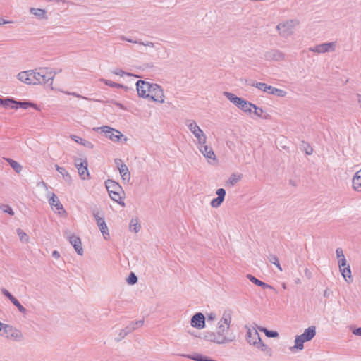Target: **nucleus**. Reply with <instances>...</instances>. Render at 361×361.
<instances>
[{
    "label": "nucleus",
    "instance_id": "30",
    "mask_svg": "<svg viewBox=\"0 0 361 361\" xmlns=\"http://www.w3.org/2000/svg\"><path fill=\"white\" fill-rule=\"evenodd\" d=\"M30 12L39 19H47V11L44 9L30 8Z\"/></svg>",
    "mask_w": 361,
    "mask_h": 361
},
{
    "label": "nucleus",
    "instance_id": "49",
    "mask_svg": "<svg viewBox=\"0 0 361 361\" xmlns=\"http://www.w3.org/2000/svg\"><path fill=\"white\" fill-rule=\"evenodd\" d=\"M252 109H254V114L257 116L261 117V118H265L264 116H263L264 111L262 108L257 107L256 105H255V107H252Z\"/></svg>",
    "mask_w": 361,
    "mask_h": 361
},
{
    "label": "nucleus",
    "instance_id": "33",
    "mask_svg": "<svg viewBox=\"0 0 361 361\" xmlns=\"http://www.w3.org/2000/svg\"><path fill=\"white\" fill-rule=\"evenodd\" d=\"M241 179V175L233 173L226 183V185L228 187L234 186Z\"/></svg>",
    "mask_w": 361,
    "mask_h": 361
},
{
    "label": "nucleus",
    "instance_id": "62",
    "mask_svg": "<svg viewBox=\"0 0 361 361\" xmlns=\"http://www.w3.org/2000/svg\"><path fill=\"white\" fill-rule=\"evenodd\" d=\"M66 94H70V95H73V96H75V97H78V98L86 99L85 97H82L81 95L77 94L76 92H66Z\"/></svg>",
    "mask_w": 361,
    "mask_h": 361
},
{
    "label": "nucleus",
    "instance_id": "11",
    "mask_svg": "<svg viewBox=\"0 0 361 361\" xmlns=\"http://www.w3.org/2000/svg\"><path fill=\"white\" fill-rule=\"evenodd\" d=\"M336 42H326L318 44L313 47H310L309 51L317 54H323L326 52H331L335 50Z\"/></svg>",
    "mask_w": 361,
    "mask_h": 361
},
{
    "label": "nucleus",
    "instance_id": "50",
    "mask_svg": "<svg viewBox=\"0 0 361 361\" xmlns=\"http://www.w3.org/2000/svg\"><path fill=\"white\" fill-rule=\"evenodd\" d=\"M1 293L5 297L8 298L10 300V301H11L15 298L10 293L8 290H7L5 288L1 289Z\"/></svg>",
    "mask_w": 361,
    "mask_h": 361
},
{
    "label": "nucleus",
    "instance_id": "14",
    "mask_svg": "<svg viewBox=\"0 0 361 361\" xmlns=\"http://www.w3.org/2000/svg\"><path fill=\"white\" fill-rule=\"evenodd\" d=\"M246 340L247 343L253 346H256L261 341L259 333L255 329L247 327Z\"/></svg>",
    "mask_w": 361,
    "mask_h": 361
},
{
    "label": "nucleus",
    "instance_id": "57",
    "mask_svg": "<svg viewBox=\"0 0 361 361\" xmlns=\"http://www.w3.org/2000/svg\"><path fill=\"white\" fill-rule=\"evenodd\" d=\"M92 214H93V216L94 217L95 221H96L97 223V219H104V217L102 216H100L99 215V212L97 209H93Z\"/></svg>",
    "mask_w": 361,
    "mask_h": 361
},
{
    "label": "nucleus",
    "instance_id": "56",
    "mask_svg": "<svg viewBox=\"0 0 361 361\" xmlns=\"http://www.w3.org/2000/svg\"><path fill=\"white\" fill-rule=\"evenodd\" d=\"M188 357L193 360H195V361H202V358L204 357L203 355H200V354L193 355V356H188Z\"/></svg>",
    "mask_w": 361,
    "mask_h": 361
},
{
    "label": "nucleus",
    "instance_id": "55",
    "mask_svg": "<svg viewBox=\"0 0 361 361\" xmlns=\"http://www.w3.org/2000/svg\"><path fill=\"white\" fill-rule=\"evenodd\" d=\"M216 314L214 312H211V313L208 314L207 316V320L208 322L214 321L216 319Z\"/></svg>",
    "mask_w": 361,
    "mask_h": 361
},
{
    "label": "nucleus",
    "instance_id": "2",
    "mask_svg": "<svg viewBox=\"0 0 361 361\" xmlns=\"http://www.w3.org/2000/svg\"><path fill=\"white\" fill-rule=\"evenodd\" d=\"M56 72L49 68H40L38 71H32L33 85L48 84L52 85Z\"/></svg>",
    "mask_w": 361,
    "mask_h": 361
},
{
    "label": "nucleus",
    "instance_id": "41",
    "mask_svg": "<svg viewBox=\"0 0 361 361\" xmlns=\"http://www.w3.org/2000/svg\"><path fill=\"white\" fill-rule=\"evenodd\" d=\"M16 100L12 98H6L3 101L2 106L4 108L11 107L12 109H17V106H11V104H15Z\"/></svg>",
    "mask_w": 361,
    "mask_h": 361
},
{
    "label": "nucleus",
    "instance_id": "46",
    "mask_svg": "<svg viewBox=\"0 0 361 361\" xmlns=\"http://www.w3.org/2000/svg\"><path fill=\"white\" fill-rule=\"evenodd\" d=\"M252 85L256 87L257 88L264 92H268V88L269 87V85L264 82H256L255 84H252Z\"/></svg>",
    "mask_w": 361,
    "mask_h": 361
},
{
    "label": "nucleus",
    "instance_id": "3",
    "mask_svg": "<svg viewBox=\"0 0 361 361\" xmlns=\"http://www.w3.org/2000/svg\"><path fill=\"white\" fill-rule=\"evenodd\" d=\"M223 94L231 102L237 106L244 112L249 114L252 112V107H255V104L237 97L233 93L224 92Z\"/></svg>",
    "mask_w": 361,
    "mask_h": 361
},
{
    "label": "nucleus",
    "instance_id": "5",
    "mask_svg": "<svg viewBox=\"0 0 361 361\" xmlns=\"http://www.w3.org/2000/svg\"><path fill=\"white\" fill-rule=\"evenodd\" d=\"M1 333L3 334V336L6 337V338L13 341L20 342L24 339L23 333L19 329H17L9 324H6L4 326Z\"/></svg>",
    "mask_w": 361,
    "mask_h": 361
},
{
    "label": "nucleus",
    "instance_id": "45",
    "mask_svg": "<svg viewBox=\"0 0 361 361\" xmlns=\"http://www.w3.org/2000/svg\"><path fill=\"white\" fill-rule=\"evenodd\" d=\"M0 209L3 212L7 213V214H8L11 216H13L14 214H15L13 210V209L10 206H8L7 204H1L0 205Z\"/></svg>",
    "mask_w": 361,
    "mask_h": 361
},
{
    "label": "nucleus",
    "instance_id": "39",
    "mask_svg": "<svg viewBox=\"0 0 361 361\" xmlns=\"http://www.w3.org/2000/svg\"><path fill=\"white\" fill-rule=\"evenodd\" d=\"M257 348L261 350L262 351L266 353L268 355L271 356V350L270 348H269L266 344L262 342V341H259V343H258L256 346Z\"/></svg>",
    "mask_w": 361,
    "mask_h": 361
},
{
    "label": "nucleus",
    "instance_id": "21",
    "mask_svg": "<svg viewBox=\"0 0 361 361\" xmlns=\"http://www.w3.org/2000/svg\"><path fill=\"white\" fill-rule=\"evenodd\" d=\"M315 334L316 328L315 326H312L306 329L301 335H299V336L306 342L312 340L314 337Z\"/></svg>",
    "mask_w": 361,
    "mask_h": 361
},
{
    "label": "nucleus",
    "instance_id": "43",
    "mask_svg": "<svg viewBox=\"0 0 361 361\" xmlns=\"http://www.w3.org/2000/svg\"><path fill=\"white\" fill-rule=\"evenodd\" d=\"M259 330L261 331H263L265 334V335L269 338H275L279 336V334L277 331H269V330L267 329L266 328L262 327V328H259Z\"/></svg>",
    "mask_w": 361,
    "mask_h": 361
},
{
    "label": "nucleus",
    "instance_id": "53",
    "mask_svg": "<svg viewBox=\"0 0 361 361\" xmlns=\"http://www.w3.org/2000/svg\"><path fill=\"white\" fill-rule=\"evenodd\" d=\"M338 267L339 269H341V267H347L348 264H347L345 257H343V259H339L338 260Z\"/></svg>",
    "mask_w": 361,
    "mask_h": 361
},
{
    "label": "nucleus",
    "instance_id": "19",
    "mask_svg": "<svg viewBox=\"0 0 361 361\" xmlns=\"http://www.w3.org/2000/svg\"><path fill=\"white\" fill-rule=\"evenodd\" d=\"M33 78L32 70L22 71L18 74V80L28 85L35 83V80H33Z\"/></svg>",
    "mask_w": 361,
    "mask_h": 361
},
{
    "label": "nucleus",
    "instance_id": "22",
    "mask_svg": "<svg viewBox=\"0 0 361 361\" xmlns=\"http://www.w3.org/2000/svg\"><path fill=\"white\" fill-rule=\"evenodd\" d=\"M105 183L109 192H123L121 186L113 180H108Z\"/></svg>",
    "mask_w": 361,
    "mask_h": 361
},
{
    "label": "nucleus",
    "instance_id": "51",
    "mask_svg": "<svg viewBox=\"0 0 361 361\" xmlns=\"http://www.w3.org/2000/svg\"><path fill=\"white\" fill-rule=\"evenodd\" d=\"M121 39L124 40V41H127L128 42H130V43L138 44H140V43H141V40L130 39V38H128V37H126L125 36H121Z\"/></svg>",
    "mask_w": 361,
    "mask_h": 361
},
{
    "label": "nucleus",
    "instance_id": "12",
    "mask_svg": "<svg viewBox=\"0 0 361 361\" xmlns=\"http://www.w3.org/2000/svg\"><path fill=\"white\" fill-rule=\"evenodd\" d=\"M151 83L145 80H138L136 82V89L138 96L142 98H149Z\"/></svg>",
    "mask_w": 361,
    "mask_h": 361
},
{
    "label": "nucleus",
    "instance_id": "35",
    "mask_svg": "<svg viewBox=\"0 0 361 361\" xmlns=\"http://www.w3.org/2000/svg\"><path fill=\"white\" fill-rule=\"evenodd\" d=\"M121 192H109V194L112 200L116 202L121 206H124L125 203H124V202L122 201V197L121 195Z\"/></svg>",
    "mask_w": 361,
    "mask_h": 361
},
{
    "label": "nucleus",
    "instance_id": "40",
    "mask_svg": "<svg viewBox=\"0 0 361 361\" xmlns=\"http://www.w3.org/2000/svg\"><path fill=\"white\" fill-rule=\"evenodd\" d=\"M11 302L18 308L19 312H20L22 314H27V310L19 302V301L16 298H14Z\"/></svg>",
    "mask_w": 361,
    "mask_h": 361
},
{
    "label": "nucleus",
    "instance_id": "9",
    "mask_svg": "<svg viewBox=\"0 0 361 361\" xmlns=\"http://www.w3.org/2000/svg\"><path fill=\"white\" fill-rule=\"evenodd\" d=\"M149 99L159 103L164 102V94L162 88L157 84L151 83Z\"/></svg>",
    "mask_w": 361,
    "mask_h": 361
},
{
    "label": "nucleus",
    "instance_id": "38",
    "mask_svg": "<svg viewBox=\"0 0 361 361\" xmlns=\"http://www.w3.org/2000/svg\"><path fill=\"white\" fill-rule=\"evenodd\" d=\"M6 161L9 163L12 169H14L17 173H20L21 171L22 166L18 162L9 158L6 159Z\"/></svg>",
    "mask_w": 361,
    "mask_h": 361
},
{
    "label": "nucleus",
    "instance_id": "18",
    "mask_svg": "<svg viewBox=\"0 0 361 361\" xmlns=\"http://www.w3.org/2000/svg\"><path fill=\"white\" fill-rule=\"evenodd\" d=\"M216 194L217 197L213 199L210 202V205L213 208H217L223 203L226 196V190L224 188H219L216 190Z\"/></svg>",
    "mask_w": 361,
    "mask_h": 361
},
{
    "label": "nucleus",
    "instance_id": "17",
    "mask_svg": "<svg viewBox=\"0 0 361 361\" xmlns=\"http://www.w3.org/2000/svg\"><path fill=\"white\" fill-rule=\"evenodd\" d=\"M115 163L118 166L122 179L128 182L130 179V173L128 166L118 159L115 160Z\"/></svg>",
    "mask_w": 361,
    "mask_h": 361
},
{
    "label": "nucleus",
    "instance_id": "15",
    "mask_svg": "<svg viewBox=\"0 0 361 361\" xmlns=\"http://www.w3.org/2000/svg\"><path fill=\"white\" fill-rule=\"evenodd\" d=\"M205 317L201 312L195 314L190 321V324L192 327L197 329H202L205 327Z\"/></svg>",
    "mask_w": 361,
    "mask_h": 361
},
{
    "label": "nucleus",
    "instance_id": "42",
    "mask_svg": "<svg viewBox=\"0 0 361 361\" xmlns=\"http://www.w3.org/2000/svg\"><path fill=\"white\" fill-rule=\"evenodd\" d=\"M16 232L21 242L27 243L28 241V235L22 229L18 228Z\"/></svg>",
    "mask_w": 361,
    "mask_h": 361
},
{
    "label": "nucleus",
    "instance_id": "61",
    "mask_svg": "<svg viewBox=\"0 0 361 361\" xmlns=\"http://www.w3.org/2000/svg\"><path fill=\"white\" fill-rule=\"evenodd\" d=\"M114 73L117 75H121V76L123 75L124 74H126V73L123 71L121 70V69L115 70L114 71Z\"/></svg>",
    "mask_w": 361,
    "mask_h": 361
},
{
    "label": "nucleus",
    "instance_id": "10",
    "mask_svg": "<svg viewBox=\"0 0 361 361\" xmlns=\"http://www.w3.org/2000/svg\"><path fill=\"white\" fill-rule=\"evenodd\" d=\"M87 166L88 164L87 160L82 161L79 159H76L75 160V166L77 168L79 176L82 180H86L90 178Z\"/></svg>",
    "mask_w": 361,
    "mask_h": 361
},
{
    "label": "nucleus",
    "instance_id": "60",
    "mask_svg": "<svg viewBox=\"0 0 361 361\" xmlns=\"http://www.w3.org/2000/svg\"><path fill=\"white\" fill-rule=\"evenodd\" d=\"M313 152V149L307 145V147L305 148V153L308 155L312 154Z\"/></svg>",
    "mask_w": 361,
    "mask_h": 361
},
{
    "label": "nucleus",
    "instance_id": "58",
    "mask_svg": "<svg viewBox=\"0 0 361 361\" xmlns=\"http://www.w3.org/2000/svg\"><path fill=\"white\" fill-rule=\"evenodd\" d=\"M305 276L308 279H310L312 276V272L307 269L306 268L305 269Z\"/></svg>",
    "mask_w": 361,
    "mask_h": 361
},
{
    "label": "nucleus",
    "instance_id": "59",
    "mask_svg": "<svg viewBox=\"0 0 361 361\" xmlns=\"http://www.w3.org/2000/svg\"><path fill=\"white\" fill-rule=\"evenodd\" d=\"M127 336V335H124V329H122V330L121 331V332L119 333V334H118V337L116 338V340H117L118 341H119L122 340L123 338H125V336Z\"/></svg>",
    "mask_w": 361,
    "mask_h": 361
},
{
    "label": "nucleus",
    "instance_id": "32",
    "mask_svg": "<svg viewBox=\"0 0 361 361\" xmlns=\"http://www.w3.org/2000/svg\"><path fill=\"white\" fill-rule=\"evenodd\" d=\"M341 275L343 277L348 281V282H352L353 278L351 275V270L350 265H348L347 267H341V269H339Z\"/></svg>",
    "mask_w": 361,
    "mask_h": 361
},
{
    "label": "nucleus",
    "instance_id": "4",
    "mask_svg": "<svg viewBox=\"0 0 361 361\" xmlns=\"http://www.w3.org/2000/svg\"><path fill=\"white\" fill-rule=\"evenodd\" d=\"M186 126L197 138V144H205L207 142V136L195 121L188 120L186 121Z\"/></svg>",
    "mask_w": 361,
    "mask_h": 361
},
{
    "label": "nucleus",
    "instance_id": "52",
    "mask_svg": "<svg viewBox=\"0 0 361 361\" xmlns=\"http://www.w3.org/2000/svg\"><path fill=\"white\" fill-rule=\"evenodd\" d=\"M336 257H337L338 260L339 259H343V257H345L343 251L341 247H338L336 250Z\"/></svg>",
    "mask_w": 361,
    "mask_h": 361
},
{
    "label": "nucleus",
    "instance_id": "54",
    "mask_svg": "<svg viewBox=\"0 0 361 361\" xmlns=\"http://www.w3.org/2000/svg\"><path fill=\"white\" fill-rule=\"evenodd\" d=\"M268 258L269 262L274 264H276L277 262H279V259L275 255H270Z\"/></svg>",
    "mask_w": 361,
    "mask_h": 361
},
{
    "label": "nucleus",
    "instance_id": "34",
    "mask_svg": "<svg viewBox=\"0 0 361 361\" xmlns=\"http://www.w3.org/2000/svg\"><path fill=\"white\" fill-rule=\"evenodd\" d=\"M270 94L277 95L281 97H283L286 96V92L281 89L276 88L274 87H272L269 85V87L268 88V92Z\"/></svg>",
    "mask_w": 361,
    "mask_h": 361
},
{
    "label": "nucleus",
    "instance_id": "63",
    "mask_svg": "<svg viewBox=\"0 0 361 361\" xmlns=\"http://www.w3.org/2000/svg\"><path fill=\"white\" fill-rule=\"evenodd\" d=\"M353 334L356 336H361V327L357 328L353 331Z\"/></svg>",
    "mask_w": 361,
    "mask_h": 361
},
{
    "label": "nucleus",
    "instance_id": "23",
    "mask_svg": "<svg viewBox=\"0 0 361 361\" xmlns=\"http://www.w3.org/2000/svg\"><path fill=\"white\" fill-rule=\"evenodd\" d=\"M144 320L140 319L136 322H131L124 329V335H128L133 332L137 328L140 327L143 325Z\"/></svg>",
    "mask_w": 361,
    "mask_h": 361
},
{
    "label": "nucleus",
    "instance_id": "8",
    "mask_svg": "<svg viewBox=\"0 0 361 361\" xmlns=\"http://www.w3.org/2000/svg\"><path fill=\"white\" fill-rule=\"evenodd\" d=\"M47 197L48 199L49 204L53 210L57 211L60 215L66 214V212L62 204L60 202L59 198L54 192L48 191L47 193Z\"/></svg>",
    "mask_w": 361,
    "mask_h": 361
},
{
    "label": "nucleus",
    "instance_id": "6",
    "mask_svg": "<svg viewBox=\"0 0 361 361\" xmlns=\"http://www.w3.org/2000/svg\"><path fill=\"white\" fill-rule=\"evenodd\" d=\"M297 25L298 22L296 20H290L285 23H279L276 28L281 36L288 37L293 33L294 28Z\"/></svg>",
    "mask_w": 361,
    "mask_h": 361
},
{
    "label": "nucleus",
    "instance_id": "36",
    "mask_svg": "<svg viewBox=\"0 0 361 361\" xmlns=\"http://www.w3.org/2000/svg\"><path fill=\"white\" fill-rule=\"evenodd\" d=\"M140 45H143L145 47H148L151 48H154L157 51H159L161 49H162V46L159 43H154L152 42H142L141 41Z\"/></svg>",
    "mask_w": 361,
    "mask_h": 361
},
{
    "label": "nucleus",
    "instance_id": "47",
    "mask_svg": "<svg viewBox=\"0 0 361 361\" xmlns=\"http://www.w3.org/2000/svg\"><path fill=\"white\" fill-rule=\"evenodd\" d=\"M137 281V277L133 272H131L128 278L127 279L128 283L130 284V285H133V284L136 283Z\"/></svg>",
    "mask_w": 361,
    "mask_h": 361
},
{
    "label": "nucleus",
    "instance_id": "1",
    "mask_svg": "<svg viewBox=\"0 0 361 361\" xmlns=\"http://www.w3.org/2000/svg\"><path fill=\"white\" fill-rule=\"evenodd\" d=\"M232 317L228 312H224L217 323L216 334L224 344L231 343L235 340V335L230 333Z\"/></svg>",
    "mask_w": 361,
    "mask_h": 361
},
{
    "label": "nucleus",
    "instance_id": "16",
    "mask_svg": "<svg viewBox=\"0 0 361 361\" xmlns=\"http://www.w3.org/2000/svg\"><path fill=\"white\" fill-rule=\"evenodd\" d=\"M197 147L203 156L207 159L208 162L216 160V155L212 148L205 144H198Z\"/></svg>",
    "mask_w": 361,
    "mask_h": 361
},
{
    "label": "nucleus",
    "instance_id": "31",
    "mask_svg": "<svg viewBox=\"0 0 361 361\" xmlns=\"http://www.w3.org/2000/svg\"><path fill=\"white\" fill-rule=\"evenodd\" d=\"M247 277L251 282H252L253 283H255V285H257L258 286H261L264 289H266V288L273 289V287L271 286L268 285V284L265 283L264 282L257 279L256 277H255L254 276H252L251 274H248L247 276Z\"/></svg>",
    "mask_w": 361,
    "mask_h": 361
},
{
    "label": "nucleus",
    "instance_id": "28",
    "mask_svg": "<svg viewBox=\"0 0 361 361\" xmlns=\"http://www.w3.org/2000/svg\"><path fill=\"white\" fill-rule=\"evenodd\" d=\"M71 139L76 142L78 144L82 145V146L88 148V149H92L94 147V145L86 140L82 139V137L77 136V135H71Z\"/></svg>",
    "mask_w": 361,
    "mask_h": 361
},
{
    "label": "nucleus",
    "instance_id": "13",
    "mask_svg": "<svg viewBox=\"0 0 361 361\" xmlns=\"http://www.w3.org/2000/svg\"><path fill=\"white\" fill-rule=\"evenodd\" d=\"M66 235L69 241V243L73 245L75 252L79 255H83V249L82 247L81 240L79 237L68 233V232H66Z\"/></svg>",
    "mask_w": 361,
    "mask_h": 361
},
{
    "label": "nucleus",
    "instance_id": "64",
    "mask_svg": "<svg viewBox=\"0 0 361 361\" xmlns=\"http://www.w3.org/2000/svg\"><path fill=\"white\" fill-rule=\"evenodd\" d=\"M52 257L55 259H59L60 257V254L58 251L54 250L52 252Z\"/></svg>",
    "mask_w": 361,
    "mask_h": 361
},
{
    "label": "nucleus",
    "instance_id": "7",
    "mask_svg": "<svg viewBox=\"0 0 361 361\" xmlns=\"http://www.w3.org/2000/svg\"><path fill=\"white\" fill-rule=\"evenodd\" d=\"M93 130L94 131H98L100 130L102 133H104L106 137L109 138L111 140L114 142H118L121 137L123 136L120 131L115 130L107 126L96 127L94 128Z\"/></svg>",
    "mask_w": 361,
    "mask_h": 361
},
{
    "label": "nucleus",
    "instance_id": "44",
    "mask_svg": "<svg viewBox=\"0 0 361 361\" xmlns=\"http://www.w3.org/2000/svg\"><path fill=\"white\" fill-rule=\"evenodd\" d=\"M15 104H16L17 108L20 107L22 109H26L30 106H35V104L28 102H17L16 101Z\"/></svg>",
    "mask_w": 361,
    "mask_h": 361
},
{
    "label": "nucleus",
    "instance_id": "48",
    "mask_svg": "<svg viewBox=\"0 0 361 361\" xmlns=\"http://www.w3.org/2000/svg\"><path fill=\"white\" fill-rule=\"evenodd\" d=\"M106 85L108 86H110V87H123V85H121V84H118V83H116L114 82H112L111 80H104V79H102V80Z\"/></svg>",
    "mask_w": 361,
    "mask_h": 361
},
{
    "label": "nucleus",
    "instance_id": "37",
    "mask_svg": "<svg viewBox=\"0 0 361 361\" xmlns=\"http://www.w3.org/2000/svg\"><path fill=\"white\" fill-rule=\"evenodd\" d=\"M129 227L130 231H133L135 233H137L140 230L141 226L137 219H132L130 222Z\"/></svg>",
    "mask_w": 361,
    "mask_h": 361
},
{
    "label": "nucleus",
    "instance_id": "26",
    "mask_svg": "<svg viewBox=\"0 0 361 361\" xmlns=\"http://www.w3.org/2000/svg\"><path fill=\"white\" fill-rule=\"evenodd\" d=\"M361 173H355L354 175L352 183H353V188L354 190L357 192H361Z\"/></svg>",
    "mask_w": 361,
    "mask_h": 361
},
{
    "label": "nucleus",
    "instance_id": "27",
    "mask_svg": "<svg viewBox=\"0 0 361 361\" xmlns=\"http://www.w3.org/2000/svg\"><path fill=\"white\" fill-rule=\"evenodd\" d=\"M265 57L269 59L279 61L283 59V54L278 50H272L266 53Z\"/></svg>",
    "mask_w": 361,
    "mask_h": 361
},
{
    "label": "nucleus",
    "instance_id": "25",
    "mask_svg": "<svg viewBox=\"0 0 361 361\" xmlns=\"http://www.w3.org/2000/svg\"><path fill=\"white\" fill-rule=\"evenodd\" d=\"M305 341L299 336H295V345L290 348L292 353H295L297 350H301L304 348Z\"/></svg>",
    "mask_w": 361,
    "mask_h": 361
},
{
    "label": "nucleus",
    "instance_id": "24",
    "mask_svg": "<svg viewBox=\"0 0 361 361\" xmlns=\"http://www.w3.org/2000/svg\"><path fill=\"white\" fill-rule=\"evenodd\" d=\"M101 233H102L104 239L107 240L109 238V233L107 225L104 221V219H97V223Z\"/></svg>",
    "mask_w": 361,
    "mask_h": 361
},
{
    "label": "nucleus",
    "instance_id": "20",
    "mask_svg": "<svg viewBox=\"0 0 361 361\" xmlns=\"http://www.w3.org/2000/svg\"><path fill=\"white\" fill-rule=\"evenodd\" d=\"M203 338L207 341L212 342L219 345L224 344L218 337L216 331H205Z\"/></svg>",
    "mask_w": 361,
    "mask_h": 361
},
{
    "label": "nucleus",
    "instance_id": "29",
    "mask_svg": "<svg viewBox=\"0 0 361 361\" xmlns=\"http://www.w3.org/2000/svg\"><path fill=\"white\" fill-rule=\"evenodd\" d=\"M55 168L56 171L62 176V178L66 183H71V176L70 173L63 167H61L58 165H56Z\"/></svg>",
    "mask_w": 361,
    "mask_h": 361
}]
</instances>
